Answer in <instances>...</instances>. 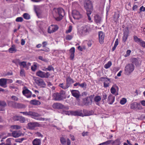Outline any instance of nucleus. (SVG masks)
I'll return each instance as SVG.
<instances>
[{
    "label": "nucleus",
    "instance_id": "nucleus-1",
    "mask_svg": "<svg viewBox=\"0 0 145 145\" xmlns=\"http://www.w3.org/2000/svg\"><path fill=\"white\" fill-rule=\"evenodd\" d=\"M20 113L22 114L25 116H30L32 118L37 120L44 121H46L47 120V119L44 118L39 117L40 116V115L34 112L31 111L20 112Z\"/></svg>",
    "mask_w": 145,
    "mask_h": 145
},
{
    "label": "nucleus",
    "instance_id": "nucleus-2",
    "mask_svg": "<svg viewBox=\"0 0 145 145\" xmlns=\"http://www.w3.org/2000/svg\"><path fill=\"white\" fill-rule=\"evenodd\" d=\"M65 15L64 10L61 8H54L53 11V16L57 21L61 20Z\"/></svg>",
    "mask_w": 145,
    "mask_h": 145
},
{
    "label": "nucleus",
    "instance_id": "nucleus-3",
    "mask_svg": "<svg viewBox=\"0 0 145 145\" xmlns=\"http://www.w3.org/2000/svg\"><path fill=\"white\" fill-rule=\"evenodd\" d=\"M84 7L86 9L87 14L88 16V20H91V18L90 15L91 13L92 10L93 9V6L91 1L89 0L86 1L84 4Z\"/></svg>",
    "mask_w": 145,
    "mask_h": 145
},
{
    "label": "nucleus",
    "instance_id": "nucleus-4",
    "mask_svg": "<svg viewBox=\"0 0 145 145\" xmlns=\"http://www.w3.org/2000/svg\"><path fill=\"white\" fill-rule=\"evenodd\" d=\"M91 31V28L88 25L82 26L79 30V33L82 36H85L88 34Z\"/></svg>",
    "mask_w": 145,
    "mask_h": 145
},
{
    "label": "nucleus",
    "instance_id": "nucleus-5",
    "mask_svg": "<svg viewBox=\"0 0 145 145\" xmlns=\"http://www.w3.org/2000/svg\"><path fill=\"white\" fill-rule=\"evenodd\" d=\"M135 69V66L132 64H127L125 67V74L129 75L133 72Z\"/></svg>",
    "mask_w": 145,
    "mask_h": 145
},
{
    "label": "nucleus",
    "instance_id": "nucleus-6",
    "mask_svg": "<svg viewBox=\"0 0 145 145\" xmlns=\"http://www.w3.org/2000/svg\"><path fill=\"white\" fill-rule=\"evenodd\" d=\"M100 80L103 82V86L105 88L108 87L111 82L110 79L107 77H101L100 78Z\"/></svg>",
    "mask_w": 145,
    "mask_h": 145
},
{
    "label": "nucleus",
    "instance_id": "nucleus-7",
    "mask_svg": "<svg viewBox=\"0 0 145 145\" xmlns=\"http://www.w3.org/2000/svg\"><path fill=\"white\" fill-rule=\"evenodd\" d=\"M37 76L41 78H48L50 76V74L48 72H45L39 70L36 73Z\"/></svg>",
    "mask_w": 145,
    "mask_h": 145
},
{
    "label": "nucleus",
    "instance_id": "nucleus-8",
    "mask_svg": "<svg viewBox=\"0 0 145 145\" xmlns=\"http://www.w3.org/2000/svg\"><path fill=\"white\" fill-rule=\"evenodd\" d=\"M72 15L73 18L75 20H79L82 17V15L79 11L76 10H74L72 11Z\"/></svg>",
    "mask_w": 145,
    "mask_h": 145
},
{
    "label": "nucleus",
    "instance_id": "nucleus-9",
    "mask_svg": "<svg viewBox=\"0 0 145 145\" xmlns=\"http://www.w3.org/2000/svg\"><path fill=\"white\" fill-rule=\"evenodd\" d=\"M40 124L37 122H31L27 124V128L30 130H34L35 127H39Z\"/></svg>",
    "mask_w": 145,
    "mask_h": 145
},
{
    "label": "nucleus",
    "instance_id": "nucleus-10",
    "mask_svg": "<svg viewBox=\"0 0 145 145\" xmlns=\"http://www.w3.org/2000/svg\"><path fill=\"white\" fill-rule=\"evenodd\" d=\"M93 96L92 95H90L84 98L83 99V102L85 105H91L92 101Z\"/></svg>",
    "mask_w": 145,
    "mask_h": 145
},
{
    "label": "nucleus",
    "instance_id": "nucleus-11",
    "mask_svg": "<svg viewBox=\"0 0 145 145\" xmlns=\"http://www.w3.org/2000/svg\"><path fill=\"white\" fill-rule=\"evenodd\" d=\"M58 26L56 25H52L48 28V32L49 33H52L56 31L58 29Z\"/></svg>",
    "mask_w": 145,
    "mask_h": 145
},
{
    "label": "nucleus",
    "instance_id": "nucleus-12",
    "mask_svg": "<svg viewBox=\"0 0 145 145\" xmlns=\"http://www.w3.org/2000/svg\"><path fill=\"white\" fill-rule=\"evenodd\" d=\"M65 98V97H63L60 93H58L53 94V99L55 101H61Z\"/></svg>",
    "mask_w": 145,
    "mask_h": 145
},
{
    "label": "nucleus",
    "instance_id": "nucleus-13",
    "mask_svg": "<svg viewBox=\"0 0 145 145\" xmlns=\"http://www.w3.org/2000/svg\"><path fill=\"white\" fill-rule=\"evenodd\" d=\"M130 108L131 109H135L137 108L139 109H141L142 108L140 104L137 102H133L130 104Z\"/></svg>",
    "mask_w": 145,
    "mask_h": 145
},
{
    "label": "nucleus",
    "instance_id": "nucleus-14",
    "mask_svg": "<svg viewBox=\"0 0 145 145\" xmlns=\"http://www.w3.org/2000/svg\"><path fill=\"white\" fill-rule=\"evenodd\" d=\"M52 106L54 109H61L65 108L64 105L60 103H54Z\"/></svg>",
    "mask_w": 145,
    "mask_h": 145
},
{
    "label": "nucleus",
    "instance_id": "nucleus-15",
    "mask_svg": "<svg viewBox=\"0 0 145 145\" xmlns=\"http://www.w3.org/2000/svg\"><path fill=\"white\" fill-rule=\"evenodd\" d=\"M8 104L9 106L14 108L20 107L22 105L21 104L16 103L12 101H8Z\"/></svg>",
    "mask_w": 145,
    "mask_h": 145
},
{
    "label": "nucleus",
    "instance_id": "nucleus-16",
    "mask_svg": "<svg viewBox=\"0 0 145 145\" xmlns=\"http://www.w3.org/2000/svg\"><path fill=\"white\" fill-rule=\"evenodd\" d=\"M71 92L72 95L76 99H78L80 96V92L78 90H71Z\"/></svg>",
    "mask_w": 145,
    "mask_h": 145
},
{
    "label": "nucleus",
    "instance_id": "nucleus-17",
    "mask_svg": "<svg viewBox=\"0 0 145 145\" xmlns=\"http://www.w3.org/2000/svg\"><path fill=\"white\" fill-rule=\"evenodd\" d=\"M22 93L24 95H25L27 98L31 97L32 95L31 92L27 88L23 90Z\"/></svg>",
    "mask_w": 145,
    "mask_h": 145
},
{
    "label": "nucleus",
    "instance_id": "nucleus-18",
    "mask_svg": "<svg viewBox=\"0 0 145 145\" xmlns=\"http://www.w3.org/2000/svg\"><path fill=\"white\" fill-rule=\"evenodd\" d=\"M105 34L103 33L101 31H100L99 32V42L101 44H103L104 42Z\"/></svg>",
    "mask_w": 145,
    "mask_h": 145
},
{
    "label": "nucleus",
    "instance_id": "nucleus-19",
    "mask_svg": "<svg viewBox=\"0 0 145 145\" xmlns=\"http://www.w3.org/2000/svg\"><path fill=\"white\" fill-rule=\"evenodd\" d=\"M114 100L115 97L110 94L108 97L107 102L109 104L112 105L114 102Z\"/></svg>",
    "mask_w": 145,
    "mask_h": 145
},
{
    "label": "nucleus",
    "instance_id": "nucleus-20",
    "mask_svg": "<svg viewBox=\"0 0 145 145\" xmlns=\"http://www.w3.org/2000/svg\"><path fill=\"white\" fill-rule=\"evenodd\" d=\"M7 79L2 78L0 79V86L4 88H6L7 87Z\"/></svg>",
    "mask_w": 145,
    "mask_h": 145
},
{
    "label": "nucleus",
    "instance_id": "nucleus-21",
    "mask_svg": "<svg viewBox=\"0 0 145 145\" xmlns=\"http://www.w3.org/2000/svg\"><path fill=\"white\" fill-rule=\"evenodd\" d=\"M36 83L39 86L44 87L45 86L46 84L43 80L41 79H37L36 80Z\"/></svg>",
    "mask_w": 145,
    "mask_h": 145
},
{
    "label": "nucleus",
    "instance_id": "nucleus-22",
    "mask_svg": "<svg viewBox=\"0 0 145 145\" xmlns=\"http://www.w3.org/2000/svg\"><path fill=\"white\" fill-rule=\"evenodd\" d=\"M74 82V80L70 76L67 78L66 79V84L68 88L71 86L72 84Z\"/></svg>",
    "mask_w": 145,
    "mask_h": 145
},
{
    "label": "nucleus",
    "instance_id": "nucleus-23",
    "mask_svg": "<svg viewBox=\"0 0 145 145\" xmlns=\"http://www.w3.org/2000/svg\"><path fill=\"white\" fill-rule=\"evenodd\" d=\"M70 112L72 115L80 116H83L82 111H72V112Z\"/></svg>",
    "mask_w": 145,
    "mask_h": 145
},
{
    "label": "nucleus",
    "instance_id": "nucleus-24",
    "mask_svg": "<svg viewBox=\"0 0 145 145\" xmlns=\"http://www.w3.org/2000/svg\"><path fill=\"white\" fill-rule=\"evenodd\" d=\"M95 22L97 24H100L102 22L101 17L98 15H96L94 16Z\"/></svg>",
    "mask_w": 145,
    "mask_h": 145
},
{
    "label": "nucleus",
    "instance_id": "nucleus-25",
    "mask_svg": "<svg viewBox=\"0 0 145 145\" xmlns=\"http://www.w3.org/2000/svg\"><path fill=\"white\" fill-rule=\"evenodd\" d=\"M118 89L119 88L116 85H114L110 89V92L112 94H114L116 92V90Z\"/></svg>",
    "mask_w": 145,
    "mask_h": 145
},
{
    "label": "nucleus",
    "instance_id": "nucleus-26",
    "mask_svg": "<svg viewBox=\"0 0 145 145\" xmlns=\"http://www.w3.org/2000/svg\"><path fill=\"white\" fill-rule=\"evenodd\" d=\"M70 58L71 60H73L74 57L75 48L74 47L72 48L70 50Z\"/></svg>",
    "mask_w": 145,
    "mask_h": 145
},
{
    "label": "nucleus",
    "instance_id": "nucleus-27",
    "mask_svg": "<svg viewBox=\"0 0 145 145\" xmlns=\"http://www.w3.org/2000/svg\"><path fill=\"white\" fill-rule=\"evenodd\" d=\"M41 143V140L37 138L34 139L32 142L33 145H40Z\"/></svg>",
    "mask_w": 145,
    "mask_h": 145
},
{
    "label": "nucleus",
    "instance_id": "nucleus-28",
    "mask_svg": "<svg viewBox=\"0 0 145 145\" xmlns=\"http://www.w3.org/2000/svg\"><path fill=\"white\" fill-rule=\"evenodd\" d=\"M8 51L9 52L12 53L16 52L17 49L16 46L14 44L12 45L11 47L9 49Z\"/></svg>",
    "mask_w": 145,
    "mask_h": 145
},
{
    "label": "nucleus",
    "instance_id": "nucleus-29",
    "mask_svg": "<svg viewBox=\"0 0 145 145\" xmlns=\"http://www.w3.org/2000/svg\"><path fill=\"white\" fill-rule=\"evenodd\" d=\"M12 134L13 137L17 138L21 136V133L20 131H14L13 132Z\"/></svg>",
    "mask_w": 145,
    "mask_h": 145
},
{
    "label": "nucleus",
    "instance_id": "nucleus-30",
    "mask_svg": "<svg viewBox=\"0 0 145 145\" xmlns=\"http://www.w3.org/2000/svg\"><path fill=\"white\" fill-rule=\"evenodd\" d=\"M6 103L4 101H0V111H3L5 110L4 108L6 106Z\"/></svg>",
    "mask_w": 145,
    "mask_h": 145
},
{
    "label": "nucleus",
    "instance_id": "nucleus-31",
    "mask_svg": "<svg viewBox=\"0 0 145 145\" xmlns=\"http://www.w3.org/2000/svg\"><path fill=\"white\" fill-rule=\"evenodd\" d=\"M111 143H112V145H120L121 142L120 139L117 138L115 140H112Z\"/></svg>",
    "mask_w": 145,
    "mask_h": 145
},
{
    "label": "nucleus",
    "instance_id": "nucleus-32",
    "mask_svg": "<svg viewBox=\"0 0 145 145\" xmlns=\"http://www.w3.org/2000/svg\"><path fill=\"white\" fill-rule=\"evenodd\" d=\"M30 102L31 104L34 105H38L40 104V103L39 101L36 99L32 100L30 101Z\"/></svg>",
    "mask_w": 145,
    "mask_h": 145
},
{
    "label": "nucleus",
    "instance_id": "nucleus-33",
    "mask_svg": "<svg viewBox=\"0 0 145 145\" xmlns=\"http://www.w3.org/2000/svg\"><path fill=\"white\" fill-rule=\"evenodd\" d=\"M101 99V97L99 95L96 96L94 99V101L95 102L97 105H99L98 102H99Z\"/></svg>",
    "mask_w": 145,
    "mask_h": 145
},
{
    "label": "nucleus",
    "instance_id": "nucleus-34",
    "mask_svg": "<svg viewBox=\"0 0 145 145\" xmlns=\"http://www.w3.org/2000/svg\"><path fill=\"white\" fill-rule=\"evenodd\" d=\"M131 61L133 64H135L136 66L139 65V62L138 60L136 58H133L131 59Z\"/></svg>",
    "mask_w": 145,
    "mask_h": 145
},
{
    "label": "nucleus",
    "instance_id": "nucleus-35",
    "mask_svg": "<svg viewBox=\"0 0 145 145\" xmlns=\"http://www.w3.org/2000/svg\"><path fill=\"white\" fill-rule=\"evenodd\" d=\"M128 33L127 32L124 33L123 35V40L124 42L126 41L128 38Z\"/></svg>",
    "mask_w": 145,
    "mask_h": 145
},
{
    "label": "nucleus",
    "instance_id": "nucleus-36",
    "mask_svg": "<svg viewBox=\"0 0 145 145\" xmlns=\"http://www.w3.org/2000/svg\"><path fill=\"white\" fill-rule=\"evenodd\" d=\"M23 18L25 20H28L30 19V15L27 13H24L23 15Z\"/></svg>",
    "mask_w": 145,
    "mask_h": 145
},
{
    "label": "nucleus",
    "instance_id": "nucleus-37",
    "mask_svg": "<svg viewBox=\"0 0 145 145\" xmlns=\"http://www.w3.org/2000/svg\"><path fill=\"white\" fill-rule=\"evenodd\" d=\"M112 64V63L111 62L109 61L108 62V63L105 65L104 67L106 69H108L111 66Z\"/></svg>",
    "mask_w": 145,
    "mask_h": 145
},
{
    "label": "nucleus",
    "instance_id": "nucleus-38",
    "mask_svg": "<svg viewBox=\"0 0 145 145\" xmlns=\"http://www.w3.org/2000/svg\"><path fill=\"white\" fill-rule=\"evenodd\" d=\"M19 65L20 67H23L24 68H25L27 67L26 62L24 61L20 62Z\"/></svg>",
    "mask_w": 145,
    "mask_h": 145
},
{
    "label": "nucleus",
    "instance_id": "nucleus-39",
    "mask_svg": "<svg viewBox=\"0 0 145 145\" xmlns=\"http://www.w3.org/2000/svg\"><path fill=\"white\" fill-rule=\"evenodd\" d=\"M59 86L64 89H65L68 88L66 84H63V83L60 84Z\"/></svg>",
    "mask_w": 145,
    "mask_h": 145
},
{
    "label": "nucleus",
    "instance_id": "nucleus-40",
    "mask_svg": "<svg viewBox=\"0 0 145 145\" xmlns=\"http://www.w3.org/2000/svg\"><path fill=\"white\" fill-rule=\"evenodd\" d=\"M60 141L62 144H65L66 143V139L63 137H61L60 138Z\"/></svg>",
    "mask_w": 145,
    "mask_h": 145
},
{
    "label": "nucleus",
    "instance_id": "nucleus-41",
    "mask_svg": "<svg viewBox=\"0 0 145 145\" xmlns=\"http://www.w3.org/2000/svg\"><path fill=\"white\" fill-rule=\"evenodd\" d=\"M11 138H8L6 140V144H5L4 143H2V144H3L5 145H11Z\"/></svg>",
    "mask_w": 145,
    "mask_h": 145
},
{
    "label": "nucleus",
    "instance_id": "nucleus-42",
    "mask_svg": "<svg viewBox=\"0 0 145 145\" xmlns=\"http://www.w3.org/2000/svg\"><path fill=\"white\" fill-rule=\"evenodd\" d=\"M12 62L13 63H15L16 65L18 66V65H19L20 61L19 59H16L13 60L12 61Z\"/></svg>",
    "mask_w": 145,
    "mask_h": 145
},
{
    "label": "nucleus",
    "instance_id": "nucleus-43",
    "mask_svg": "<svg viewBox=\"0 0 145 145\" xmlns=\"http://www.w3.org/2000/svg\"><path fill=\"white\" fill-rule=\"evenodd\" d=\"M19 121L21 123H24L25 121V118L22 116H20Z\"/></svg>",
    "mask_w": 145,
    "mask_h": 145
},
{
    "label": "nucleus",
    "instance_id": "nucleus-44",
    "mask_svg": "<svg viewBox=\"0 0 145 145\" xmlns=\"http://www.w3.org/2000/svg\"><path fill=\"white\" fill-rule=\"evenodd\" d=\"M112 140H109L105 142L102 143V145H108L110 144L112 142Z\"/></svg>",
    "mask_w": 145,
    "mask_h": 145
},
{
    "label": "nucleus",
    "instance_id": "nucleus-45",
    "mask_svg": "<svg viewBox=\"0 0 145 145\" xmlns=\"http://www.w3.org/2000/svg\"><path fill=\"white\" fill-rule=\"evenodd\" d=\"M127 102V100L126 99L124 98H123L120 101V103L122 105H124Z\"/></svg>",
    "mask_w": 145,
    "mask_h": 145
},
{
    "label": "nucleus",
    "instance_id": "nucleus-46",
    "mask_svg": "<svg viewBox=\"0 0 145 145\" xmlns=\"http://www.w3.org/2000/svg\"><path fill=\"white\" fill-rule=\"evenodd\" d=\"M133 39L134 41L136 42H140V40H141V39L138 38L136 36H134Z\"/></svg>",
    "mask_w": 145,
    "mask_h": 145
},
{
    "label": "nucleus",
    "instance_id": "nucleus-47",
    "mask_svg": "<svg viewBox=\"0 0 145 145\" xmlns=\"http://www.w3.org/2000/svg\"><path fill=\"white\" fill-rule=\"evenodd\" d=\"M72 36L68 35L66 36L65 39L67 40H70L72 39Z\"/></svg>",
    "mask_w": 145,
    "mask_h": 145
},
{
    "label": "nucleus",
    "instance_id": "nucleus-48",
    "mask_svg": "<svg viewBox=\"0 0 145 145\" xmlns=\"http://www.w3.org/2000/svg\"><path fill=\"white\" fill-rule=\"evenodd\" d=\"M23 20V18L22 17H17L16 19V22H22Z\"/></svg>",
    "mask_w": 145,
    "mask_h": 145
},
{
    "label": "nucleus",
    "instance_id": "nucleus-49",
    "mask_svg": "<svg viewBox=\"0 0 145 145\" xmlns=\"http://www.w3.org/2000/svg\"><path fill=\"white\" fill-rule=\"evenodd\" d=\"M12 128L14 129H20L21 127L18 125H14L12 126Z\"/></svg>",
    "mask_w": 145,
    "mask_h": 145
},
{
    "label": "nucleus",
    "instance_id": "nucleus-50",
    "mask_svg": "<svg viewBox=\"0 0 145 145\" xmlns=\"http://www.w3.org/2000/svg\"><path fill=\"white\" fill-rule=\"evenodd\" d=\"M37 66L36 64H34L31 67V69L33 71H35L37 69Z\"/></svg>",
    "mask_w": 145,
    "mask_h": 145
},
{
    "label": "nucleus",
    "instance_id": "nucleus-51",
    "mask_svg": "<svg viewBox=\"0 0 145 145\" xmlns=\"http://www.w3.org/2000/svg\"><path fill=\"white\" fill-rule=\"evenodd\" d=\"M11 99L15 101H17L18 100V98L16 96L12 95L11 97Z\"/></svg>",
    "mask_w": 145,
    "mask_h": 145
},
{
    "label": "nucleus",
    "instance_id": "nucleus-52",
    "mask_svg": "<svg viewBox=\"0 0 145 145\" xmlns=\"http://www.w3.org/2000/svg\"><path fill=\"white\" fill-rule=\"evenodd\" d=\"M140 45H141L142 47L145 48V41H144L141 39V40H140Z\"/></svg>",
    "mask_w": 145,
    "mask_h": 145
},
{
    "label": "nucleus",
    "instance_id": "nucleus-53",
    "mask_svg": "<svg viewBox=\"0 0 145 145\" xmlns=\"http://www.w3.org/2000/svg\"><path fill=\"white\" fill-rule=\"evenodd\" d=\"M131 52V51L130 50H127L126 51V54L124 56L125 57H126L129 56L130 55Z\"/></svg>",
    "mask_w": 145,
    "mask_h": 145
},
{
    "label": "nucleus",
    "instance_id": "nucleus-54",
    "mask_svg": "<svg viewBox=\"0 0 145 145\" xmlns=\"http://www.w3.org/2000/svg\"><path fill=\"white\" fill-rule=\"evenodd\" d=\"M72 29V26L71 25H70L69 29L66 31V33H69L71 32Z\"/></svg>",
    "mask_w": 145,
    "mask_h": 145
},
{
    "label": "nucleus",
    "instance_id": "nucleus-55",
    "mask_svg": "<svg viewBox=\"0 0 145 145\" xmlns=\"http://www.w3.org/2000/svg\"><path fill=\"white\" fill-rule=\"evenodd\" d=\"M107 97V95L106 93H103L102 101H103L104 100H105L106 99Z\"/></svg>",
    "mask_w": 145,
    "mask_h": 145
},
{
    "label": "nucleus",
    "instance_id": "nucleus-56",
    "mask_svg": "<svg viewBox=\"0 0 145 145\" xmlns=\"http://www.w3.org/2000/svg\"><path fill=\"white\" fill-rule=\"evenodd\" d=\"M119 16L118 14H115L114 15V20L115 22H116L117 21L118 19L119 18Z\"/></svg>",
    "mask_w": 145,
    "mask_h": 145
},
{
    "label": "nucleus",
    "instance_id": "nucleus-57",
    "mask_svg": "<svg viewBox=\"0 0 145 145\" xmlns=\"http://www.w3.org/2000/svg\"><path fill=\"white\" fill-rule=\"evenodd\" d=\"M48 70V71H50L52 70H54V68L52 65H49L47 67Z\"/></svg>",
    "mask_w": 145,
    "mask_h": 145
},
{
    "label": "nucleus",
    "instance_id": "nucleus-58",
    "mask_svg": "<svg viewBox=\"0 0 145 145\" xmlns=\"http://www.w3.org/2000/svg\"><path fill=\"white\" fill-rule=\"evenodd\" d=\"M20 116H15L13 117V119L15 121H19Z\"/></svg>",
    "mask_w": 145,
    "mask_h": 145
},
{
    "label": "nucleus",
    "instance_id": "nucleus-59",
    "mask_svg": "<svg viewBox=\"0 0 145 145\" xmlns=\"http://www.w3.org/2000/svg\"><path fill=\"white\" fill-rule=\"evenodd\" d=\"M86 86V84L85 82H84L82 84L79 83V86L80 87L82 88H83L85 86Z\"/></svg>",
    "mask_w": 145,
    "mask_h": 145
},
{
    "label": "nucleus",
    "instance_id": "nucleus-60",
    "mask_svg": "<svg viewBox=\"0 0 145 145\" xmlns=\"http://www.w3.org/2000/svg\"><path fill=\"white\" fill-rule=\"evenodd\" d=\"M38 58L39 59L45 62H46L47 61L46 59L43 58V57L42 56H39Z\"/></svg>",
    "mask_w": 145,
    "mask_h": 145
},
{
    "label": "nucleus",
    "instance_id": "nucleus-61",
    "mask_svg": "<svg viewBox=\"0 0 145 145\" xmlns=\"http://www.w3.org/2000/svg\"><path fill=\"white\" fill-rule=\"evenodd\" d=\"M20 73L21 76H24L25 73L24 70L23 69H21Z\"/></svg>",
    "mask_w": 145,
    "mask_h": 145
},
{
    "label": "nucleus",
    "instance_id": "nucleus-62",
    "mask_svg": "<svg viewBox=\"0 0 145 145\" xmlns=\"http://www.w3.org/2000/svg\"><path fill=\"white\" fill-rule=\"evenodd\" d=\"M16 83H17L18 84H19L20 85L23 84V83L22 82L21 80H17L16 81Z\"/></svg>",
    "mask_w": 145,
    "mask_h": 145
},
{
    "label": "nucleus",
    "instance_id": "nucleus-63",
    "mask_svg": "<svg viewBox=\"0 0 145 145\" xmlns=\"http://www.w3.org/2000/svg\"><path fill=\"white\" fill-rule=\"evenodd\" d=\"M140 10L141 11H145V7H144L143 6L140 8Z\"/></svg>",
    "mask_w": 145,
    "mask_h": 145
},
{
    "label": "nucleus",
    "instance_id": "nucleus-64",
    "mask_svg": "<svg viewBox=\"0 0 145 145\" xmlns=\"http://www.w3.org/2000/svg\"><path fill=\"white\" fill-rule=\"evenodd\" d=\"M141 104L143 106H145V101L142 100L140 101Z\"/></svg>",
    "mask_w": 145,
    "mask_h": 145
}]
</instances>
